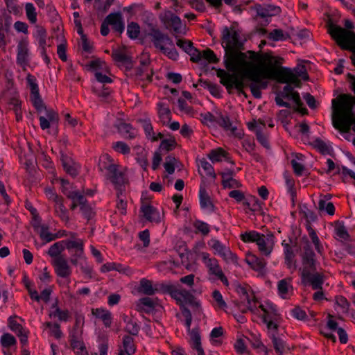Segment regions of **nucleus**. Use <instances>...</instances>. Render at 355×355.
Masks as SVG:
<instances>
[{"label":"nucleus","instance_id":"nucleus-17","mask_svg":"<svg viewBox=\"0 0 355 355\" xmlns=\"http://www.w3.org/2000/svg\"><path fill=\"white\" fill-rule=\"evenodd\" d=\"M259 251L264 255L268 256L272 251L274 246V236L272 234L265 236L261 234L257 243Z\"/></svg>","mask_w":355,"mask_h":355},{"label":"nucleus","instance_id":"nucleus-14","mask_svg":"<svg viewBox=\"0 0 355 355\" xmlns=\"http://www.w3.org/2000/svg\"><path fill=\"white\" fill-rule=\"evenodd\" d=\"M51 263L57 276L62 278H68L71 276L72 270L65 257H58L53 259Z\"/></svg>","mask_w":355,"mask_h":355},{"label":"nucleus","instance_id":"nucleus-9","mask_svg":"<svg viewBox=\"0 0 355 355\" xmlns=\"http://www.w3.org/2000/svg\"><path fill=\"white\" fill-rule=\"evenodd\" d=\"M216 75L220 78V83L225 87L228 93L232 92L233 88L236 89L239 94H243L245 84L241 78L236 73H230L224 69H219L216 71Z\"/></svg>","mask_w":355,"mask_h":355},{"label":"nucleus","instance_id":"nucleus-21","mask_svg":"<svg viewBox=\"0 0 355 355\" xmlns=\"http://www.w3.org/2000/svg\"><path fill=\"white\" fill-rule=\"evenodd\" d=\"M189 333L191 339L190 344L192 349L196 351L198 355H205L201 346L199 329L198 328H193Z\"/></svg>","mask_w":355,"mask_h":355},{"label":"nucleus","instance_id":"nucleus-13","mask_svg":"<svg viewBox=\"0 0 355 355\" xmlns=\"http://www.w3.org/2000/svg\"><path fill=\"white\" fill-rule=\"evenodd\" d=\"M17 51L16 62L25 69L30 62L28 42L26 40H20L17 44Z\"/></svg>","mask_w":355,"mask_h":355},{"label":"nucleus","instance_id":"nucleus-18","mask_svg":"<svg viewBox=\"0 0 355 355\" xmlns=\"http://www.w3.org/2000/svg\"><path fill=\"white\" fill-rule=\"evenodd\" d=\"M106 21L108 22L112 29L119 34H121L125 26L123 21V17L121 12H114L109 14L106 17Z\"/></svg>","mask_w":355,"mask_h":355},{"label":"nucleus","instance_id":"nucleus-45","mask_svg":"<svg viewBox=\"0 0 355 355\" xmlns=\"http://www.w3.org/2000/svg\"><path fill=\"white\" fill-rule=\"evenodd\" d=\"M26 15L31 24L37 22V12L33 3H26L25 5Z\"/></svg>","mask_w":355,"mask_h":355},{"label":"nucleus","instance_id":"nucleus-35","mask_svg":"<svg viewBox=\"0 0 355 355\" xmlns=\"http://www.w3.org/2000/svg\"><path fill=\"white\" fill-rule=\"evenodd\" d=\"M46 29L40 26H36V32L35 35V37L38 42V44L40 49H44V47L46 45Z\"/></svg>","mask_w":355,"mask_h":355},{"label":"nucleus","instance_id":"nucleus-4","mask_svg":"<svg viewBox=\"0 0 355 355\" xmlns=\"http://www.w3.org/2000/svg\"><path fill=\"white\" fill-rule=\"evenodd\" d=\"M221 40L222 44H225V67L229 71H235L246 61V53L239 51L243 49V42L239 40V34L234 26H226L223 29Z\"/></svg>","mask_w":355,"mask_h":355},{"label":"nucleus","instance_id":"nucleus-39","mask_svg":"<svg viewBox=\"0 0 355 355\" xmlns=\"http://www.w3.org/2000/svg\"><path fill=\"white\" fill-rule=\"evenodd\" d=\"M67 196L68 198L71 199L72 201H74L78 204L80 207L83 204L87 202V199L85 198L83 193H80L78 191H69Z\"/></svg>","mask_w":355,"mask_h":355},{"label":"nucleus","instance_id":"nucleus-23","mask_svg":"<svg viewBox=\"0 0 355 355\" xmlns=\"http://www.w3.org/2000/svg\"><path fill=\"white\" fill-rule=\"evenodd\" d=\"M263 312L262 317L263 322H266L268 320H277L279 318V314L275 306L268 304L266 306L263 304H260L259 306Z\"/></svg>","mask_w":355,"mask_h":355},{"label":"nucleus","instance_id":"nucleus-48","mask_svg":"<svg viewBox=\"0 0 355 355\" xmlns=\"http://www.w3.org/2000/svg\"><path fill=\"white\" fill-rule=\"evenodd\" d=\"M199 166H200L205 171L206 175L216 178V175L214 172V169L212 165L205 159H202L200 161Z\"/></svg>","mask_w":355,"mask_h":355},{"label":"nucleus","instance_id":"nucleus-31","mask_svg":"<svg viewBox=\"0 0 355 355\" xmlns=\"http://www.w3.org/2000/svg\"><path fill=\"white\" fill-rule=\"evenodd\" d=\"M55 213L62 221L67 223L69 220L68 211L63 204V200L55 203Z\"/></svg>","mask_w":355,"mask_h":355},{"label":"nucleus","instance_id":"nucleus-22","mask_svg":"<svg viewBox=\"0 0 355 355\" xmlns=\"http://www.w3.org/2000/svg\"><path fill=\"white\" fill-rule=\"evenodd\" d=\"M199 198L200 207L203 209H207L213 211L214 205L212 203L209 195L204 186L200 187Z\"/></svg>","mask_w":355,"mask_h":355},{"label":"nucleus","instance_id":"nucleus-16","mask_svg":"<svg viewBox=\"0 0 355 355\" xmlns=\"http://www.w3.org/2000/svg\"><path fill=\"white\" fill-rule=\"evenodd\" d=\"M141 212L148 221L155 223L161 222L162 217L159 211L148 202H142Z\"/></svg>","mask_w":355,"mask_h":355},{"label":"nucleus","instance_id":"nucleus-15","mask_svg":"<svg viewBox=\"0 0 355 355\" xmlns=\"http://www.w3.org/2000/svg\"><path fill=\"white\" fill-rule=\"evenodd\" d=\"M69 235L74 240H66L64 241V248L69 251L71 252L72 254H75L76 256L83 257L84 254V243L82 239H76V234L73 232H69Z\"/></svg>","mask_w":355,"mask_h":355},{"label":"nucleus","instance_id":"nucleus-61","mask_svg":"<svg viewBox=\"0 0 355 355\" xmlns=\"http://www.w3.org/2000/svg\"><path fill=\"white\" fill-rule=\"evenodd\" d=\"M212 297L216 303L218 308L224 310L227 308V304L224 301L223 296L219 291L215 290L212 293Z\"/></svg>","mask_w":355,"mask_h":355},{"label":"nucleus","instance_id":"nucleus-44","mask_svg":"<svg viewBox=\"0 0 355 355\" xmlns=\"http://www.w3.org/2000/svg\"><path fill=\"white\" fill-rule=\"evenodd\" d=\"M135 71L137 78L148 82L152 81V73H146L147 72L146 66L143 65L142 67H137Z\"/></svg>","mask_w":355,"mask_h":355},{"label":"nucleus","instance_id":"nucleus-2","mask_svg":"<svg viewBox=\"0 0 355 355\" xmlns=\"http://www.w3.org/2000/svg\"><path fill=\"white\" fill-rule=\"evenodd\" d=\"M332 123L341 133L348 134L350 130L355 132V117L353 108L355 107V96L350 94H340L332 101Z\"/></svg>","mask_w":355,"mask_h":355},{"label":"nucleus","instance_id":"nucleus-33","mask_svg":"<svg viewBox=\"0 0 355 355\" xmlns=\"http://www.w3.org/2000/svg\"><path fill=\"white\" fill-rule=\"evenodd\" d=\"M216 123L226 131H230L234 133L236 130V128L233 126L230 119L227 115L220 114L217 118Z\"/></svg>","mask_w":355,"mask_h":355},{"label":"nucleus","instance_id":"nucleus-12","mask_svg":"<svg viewBox=\"0 0 355 355\" xmlns=\"http://www.w3.org/2000/svg\"><path fill=\"white\" fill-rule=\"evenodd\" d=\"M160 20L164 24L166 28L173 29L176 34L182 32V21L179 17L175 15L171 11H166L163 15H160Z\"/></svg>","mask_w":355,"mask_h":355},{"label":"nucleus","instance_id":"nucleus-43","mask_svg":"<svg viewBox=\"0 0 355 355\" xmlns=\"http://www.w3.org/2000/svg\"><path fill=\"white\" fill-rule=\"evenodd\" d=\"M289 98H291L295 103L296 111L300 112L302 114H308V110L306 107H303V103L302 102L300 94L297 92L293 93Z\"/></svg>","mask_w":355,"mask_h":355},{"label":"nucleus","instance_id":"nucleus-56","mask_svg":"<svg viewBox=\"0 0 355 355\" xmlns=\"http://www.w3.org/2000/svg\"><path fill=\"white\" fill-rule=\"evenodd\" d=\"M140 327L138 324L132 320H129L127 321L125 331L132 336H137L139 334Z\"/></svg>","mask_w":355,"mask_h":355},{"label":"nucleus","instance_id":"nucleus-55","mask_svg":"<svg viewBox=\"0 0 355 355\" xmlns=\"http://www.w3.org/2000/svg\"><path fill=\"white\" fill-rule=\"evenodd\" d=\"M202 59H204L210 63H217L219 61L214 52L210 49H207L202 51L201 60Z\"/></svg>","mask_w":355,"mask_h":355},{"label":"nucleus","instance_id":"nucleus-47","mask_svg":"<svg viewBox=\"0 0 355 355\" xmlns=\"http://www.w3.org/2000/svg\"><path fill=\"white\" fill-rule=\"evenodd\" d=\"M309 236H310V238H311L313 245H315V248L318 254H320V255H322L323 253V251H324V248H323V246L321 244L320 241L314 230L310 229Z\"/></svg>","mask_w":355,"mask_h":355},{"label":"nucleus","instance_id":"nucleus-10","mask_svg":"<svg viewBox=\"0 0 355 355\" xmlns=\"http://www.w3.org/2000/svg\"><path fill=\"white\" fill-rule=\"evenodd\" d=\"M200 257L208 269L209 275L214 276L216 279L220 280L225 285H228V280L224 275L218 261L214 257H211L210 254L205 252L200 253Z\"/></svg>","mask_w":355,"mask_h":355},{"label":"nucleus","instance_id":"nucleus-46","mask_svg":"<svg viewBox=\"0 0 355 355\" xmlns=\"http://www.w3.org/2000/svg\"><path fill=\"white\" fill-rule=\"evenodd\" d=\"M155 291L150 281L146 279H142L140 281V292L145 295H152L155 293Z\"/></svg>","mask_w":355,"mask_h":355},{"label":"nucleus","instance_id":"nucleus-28","mask_svg":"<svg viewBox=\"0 0 355 355\" xmlns=\"http://www.w3.org/2000/svg\"><path fill=\"white\" fill-rule=\"evenodd\" d=\"M64 248V241H58L49 248L47 253L53 259H56L58 257H64L60 254Z\"/></svg>","mask_w":355,"mask_h":355},{"label":"nucleus","instance_id":"nucleus-37","mask_svg":"<svg viewBox=\"0 0 355 355\" xmlns=\"http://www.w3.org/2000/svg\"><path fill=\"white\" fill-rule=\"evenodd\" d=\"M0 342L2 347L4 349H8L12 346H15L17 343L15 338L9 333H5L1 336Z\"/></svg>","mask_w":355,"mask_h":355},{"label":"nucleus","instance_id":"nucleus-5","mask_svg":"<svg viewBox=\"0 0 355 355\" xmlns=\"http://www.w3.org/2000/svg\"><path fill=\"white\" fill-rule=\"evenodd\" d=\"M147 35L155 49L159 50L169 59L173 60L178 59V52L175 48L172 39L167 34L162 33L157 27L150 25Z\"/></svg>","mask_w":355,"mask_h":355},{"label":"nucleus","instance_id":"nucleus-24","mask_svg":"<svg viewBox=\"0 0 355 355\" xmlns=\"http://www.w3.org/2000/svg\"><path fill=\"white\" fill-rule=\"evenodd\" d=\"M292 278L288 277L279 281L277 284V289L279 295L284 299L289 296V293L292 292L293 286L291 285Z\"/></svg>","mask_w":355,"mask_h":355},{"label":"nucleus","instance_id":"nucleus-26","mask_svg":"<svg viewBox=\"0 0 355 355\" xmlns=\"http://www.w3.org/2000/svg\"><path fill=\"white\" fill-rule=\"evenodd\" d=\"M252 83L250 84L249 87L253 96L256 98L261 97V89H265L268 87V82L261 79L259 81L251 80Z\"/></svg>","mask_w":355,"mask_h":355},{"label":"nucleus","instance_id":"nucleus-40","mask_svg":"<svg viewBox=\"0 0 355 355\" xmlns=\"http://www.w3.org/2000/svg\"><path fill=\"white\" fill-rule=\"evenodd\" d=\"M227 153L221 148L211 150L208 154V157L212 162H220L223 157H225Z\"/></svg>","mask_w":355,"mask_h":355},{"label":"nucleus","instance_id":"nucleus-36","mask_svg":"<svg viewBox=\"0 0 355 355\" xmlns=\"http://www.w3.org/2000/svg\"><path fill=\"white\" fill-rule=\"evenodd\" d=\"M116 208L120 211V213L123 215L126 214L127 210V200L125 198V191H121V194L120 195L119 192H116Z\"/></svg>","mask_w":355,"mask_h":355},{"label":"nucleus","instance_id":"nucleus-19","mask_svg":"<svg viewBox=\"0 0 355 355\" xmlns=\"http://www.w3.org/2000/svg\"><path fill=\"white\" fill-rule=\"evenodd\" d=\"M114 126L125 139H132L137 135V131L130 123L123 121L119 120Z\"/></svg>","mask_w":355,"mask_h":355},{"label":"nucleus","instance_id":"nucleus-42","mask_svg":"<svg viewBox=\"0 0 355 355\" xmlns=\"http://www.w3.org/2000/svg\"><path fill=\"white\" fill-rule=\"evenodd\" d=\"M262 234L256 231L246 232L241 235V240L245 243H257Z\"/></svg>","mask_w":355,"mask_h":355},{"label":"nucleus","instance_id":"nucleus-41","mask_svg":"<svg viewBox=\"0 0 355 355\" xmlns=\"http://www.w3.org/2000/svg\"><path fill=\"white\" fill-rule=\"evenodd\" d=\"M268 37L273 41H284L290 37L288 33H284L282 29H274L268 34Z\"/></svg>","mask_w":355,"mask_h":355},{"label":"nucleus","instance_id":"nucleus-57","mask_svg":"<svg viewBox=\"0 0 355 355\" xmlns=\"http://www.w3.org/2000/svg\"><path fill=\"white\" fill-rule=\"evenodd\" d=\"M318 208L320 210L325 209L329 215H334L335 213V207L332 202H326L324 200L320 199L318 202Z\"/></svg>","mask_w":355,"mask_h":355},{"label":"nucleus","instance_id":"nucleus-50","mask_svg":"<svg viewBox=\"0 0 355 355\" xmlns=\"http://www.w3.org/2000/svg\"><path fill=\"white\" fill-rule=\"evenodd\" d=\"M193 225L198 232L202 233L204 236L207 235L210 232L209 225L202 220H196Z\"/></svg>","mask_w":355,"mask_h":355},{"label":"nucleus","instance_id":"nucleus-58","mask_svg":"<svg viewBox=\"0 0 355 355\" xmlns=\"http://www.w3.org/2000/svg\"><path fill=\"white\" fill-rule=\"evenodd\" d=\"M26 80L31 89V96L40 94L38 85L36 83V78L33 76L28 74Z\"/></svg>","mask_w":355,"mask_h":355},{"label":"nucleus","instance_id":"nucleus-64","mask_svg":"<svg viewBox=\"0 0 355 355\" xmlns=\"http://www.w3.org/2000/svg\"><path fill=\"white\" fill-rule=\"evenodd\" d=\"M313 145L315 148L318 150L322 154H327L329 153V148L326 143L320 139L314 140Z\"/></svg>","mask_w":355,"mask_h":355},{"label":"nucleus","instance_id":"nucleus-34","mask_svg":"<svg viewBox=\"0 0 355 355\" xmlns=\"http://www.w3.org/2000/svg\"><path fill=\"white\" fill-rule=\"evenodd\" d=\"M40 239L46 243H49L59 238V234H55L49 232V226L43 225L41 230L38 232Z\"/></svg>","mask_w":355,"mask_h":355},{"label":"nucleus","instance_id":"nucleus-27","mask_svg":"<svg viewBox=\"0 0 355 355\" xmlns=\"http://www.w3.org/2000/svg\"><path fill=\"white\" fill-rule=\"evenodd\" d=\"M334 231L338 239L341 241L349 240V234L343 222L339 220L335 222Z\"/></svg>","mask_w":355,"mask_h":355},{"label":"nucleus","instance_id":"nucleus-30","mask_svg":"<svg viewBox=\"0 0 355 355\" xmlns=\"http://www.w3.org/2000/svg\"><path fill=\"white\" fill-rule=\"evenodd\" d=\"M80 334L76 329L72 331L69 334L70 345L74 351L85 347L83 341L80 338Z\"/></svg>","mask_w":355,"mask_h":355},{"label":"nucleus","instance_id":"nucleus-32","mask_svg":"<svg viewBox=\"0 0 355 355\" xmlns=\"http://www.w3.org/2000/svg\"><path fill=\"white\" fill-rule=\"evenodd\" d=\"M158 106V114L161 122L163 124H166L171 119V113L169 107L166 106L163 103H159Z\"/></svg>","mask_w":355,"mask_h":355},{"label":"nucleus","instance_id":"nucleus-59","mask_svg":"<svg viewBox=\"0 0 355 355\" xmlns=\"http://www.w3.org/2000/svg\"><path fill=\"white\" fill-rule=\"evenodd\" d=\"M15 318L16 316L9 317L8 322L9 328L17 334L21 333V331H24V329L23 327L16 321Z\"/></svg>","mask_w":355,"mask_h":355},{"label":"nucleus","instance_id":"nucleus-54","mask_svg":"<svg viewBox=\"0 0 355 355\" xmlns=\"http://www.w3.org/2000/svg\"><path fill=\"white\" fill-rule=\"evenodd\" d=\"M139 122L145 132L146 137L149 139L153 135V128L149 119H140Z\"/></svg>","mask_w":355,"mask_h":355},{"label":"nucleus","instance_id":"nucleus-6","mask_svg":"<svg viewBox=\"0 0 355 355\" xmlns=\"http://www.w3.org/2000/svg\"><path fill=\"white\" fill-rule=\"evenodd\" d=\"M106 159L109 163L104 162L103 165L99 164L100 170L107 171L106 178L114 185V189L121 195V191H125L126 187L129 185V180L125 174V169L121 166L111 162L110 157L106 155Z\"/></svg>","mask_w":355,"mask_h":355},{"label":"nucleus","instance_id":"nucleus-63","mask_svg":"<svg viewBox=\"0 0 355 355\" xmlns=\"http://www.w3.org/2000/svg\"><path fill=\"white\" fill-rule=\"evenodd\" d=\"M266 324L268 331L269 337L271 338L272 335L277 336L279 325L276 322V320H268L266 322H263Z\"/></svg>","mask_w":355,"mask_h":355},{"label":"nucleus","instance_id":"nucleus-11","mask_svg":"<svg viewBox=\"0 0 355 355\" xmlns=\"http://www.w3.org/2000/svg\"><path fill=\"white\" fill-rule=\"evenodd\" d=\"M208 245L214 250V254L220 256L227 263H238L237 256L232 253L230 248L223 245L219 240L212 239Z\"/></svg>","mask_w":355,"mask_h":355},{"label":"nucleus","instance_id":"nucleus-25","mask_svg":"<svg viewBox=\"0 0 355 355\" xmlns=\"http://www.w3.org/2000/svg\"><path fill=\"white\" fill-rule=\"evenodd\" d=\"M92 313L95 317L102 320L104 325L106 327H110L112 324V314L111 313L104 309H92Z\"/></svg>","mask_w":355,"mask_h":355},{"label":"nucleus","instance_id":"nucleus-62","mask_svg":"<svg viewBox=\"0 0 355 355\" xmlns=\"http://www.w3.org/2000/svg\"><path fill=\"white\" fill-rule=\"evenodd\" d=\"M176 144L175 139L173 137H171L169 139H163L161 141L159 148L170 151L175 148Z\"/></svg>","mask_w":355,"mask_h":355},{"label":"nucleus","instance_id":"nucleus-38","mask_svg":"<svg viewBox=\"0 0 355 355\" xmlns=\"http://www.w3.org/2000/svg\"><path fill=\"white\" fill-rule=\"evenodd\" d=\"M270 338L272 340L275 352L279 355H283L286 348L285 342L282 338L277 337V336L272 335Z\"/></svg>","mask_w":355,"mask_h":355},{"label":"nucleus","instance_id":"nucleus-51","mask_svg":"<svg viewBox=\"0 0 355 355\" xmlns=\"http://www.w3.org/2000/svg\"><path fill=\"white\" fill-rule=\"evenodd\" d=\"M113 149L123 155H128L130 153V148L123 141H116L112 144Z\"/></svg>","mask_w":355,"mask_h":355},{"label":"nucleus","instance_id":"nucleus-8","mask_svg":"<svg viewBox=\"0 0 355 355\" xmlns=\"http://www.w3.org/2000/svg\"><path fill=\"white\" fill-rule=\"evenodd\" d=\"M329 32L342 49L350 51L355 55L354 32L334 25L329 27Z\"/></svg>","mask_w":355,"mask_h":355},{"label":"nucleus","instance_id":"nucleus-29","mask_svg":"<svg viewBox=\"0 0 355 355\" xmlns=\"http://www.w3.org/2000/svg\"><path fill=\"white\" fill-rule=\"evenodd\" d=\"M136 347L134 343V339L130 336L126 335L123 338V349L120 352H123L124 354L132 355L135 354Z\"/></svg>","mask_w":355,"mask_h":355},{"label":"nucleus","instance_id":"nucleus-3","mask_svg":"<svg viewBox=\"0 0 355 355\" xmlns=\"http://www.w3.org/2000/svg\"><path fill=\"white\" fill-rule=\"evenodd\" d=\"M301 267L299 268L302 284L312 289H320L324 282V275L317 271L319 265L310 243L306 241L300 253Z\"/></svg>","mask_w":355,"mask_h":355},{"label":"nucleus","instance_id":"nucleus-60","mask_svg":"<svg viewBox=\"0 0 355 355\" xmlns=\"http://www.w3.org/2000/svg\"><path fill=\"white\" fill-rule=\"evenodd\" d=\"M49 316L58 318L61 321H67L69 315L67 310H61L59 307H57L55 311L51 312L49 314Z\"/></svg>","mask_w":355,"mask_h":355},{"label":"nucleus","instance_id":"nucleus-1","mask_svg":"<svg viewBox=\"0 0 355 355\" xmlns=\"http://www.w3.org/2000/svg\"><path fill=\"white\" fill-rule=\"evenodd\" d=\"M250 61H245L241 67L244 77L250 80L259 81L261 79L275 80L279 83H292L296 87H301V77L304 80L309 79L304 66L300 71L296 69L294 73L288 67H282L284 59L279 56H274L270 52L263 53L248 51Z\"/></svg>","mask_w":355,"mask_h":355},{"label":"nucleus","instance_id":"nucleus-20","mask_svg":"<svg viewBox=\"0 0 355 355\" xmlns=\"http://www.w3.org/2000/svg\"><path fill=\"white\" fill-rule=\"evenodd\" d=\"M245 261L254 270L258 271L260 273L264 272L266 266V261L264 259L257 257L252 254H248Z\"/></svg>","mask_w":355,"mask_h":355},{"label":"nucleus","instance_id":"nucleus-49","mask_svg":"<svg viewBox=\"0 0 355 355\" xmlns=\"http://www.w3.org/2000/svg\"><path fill=\"white\" fill-rule=\"evenodd\" d=\"M112 57L115 62L120 63H127L130 60L126 53L121 50L113 51Z\"/></svg>","mask_w":355,"mask_h":355},{"label":"nucleus","instance_id":"nucleus-53","mask_svg":"<svg viewBox=\"0 0 355 355\" xmlns=\"http://www.w3.org/2000/svg\"><path fill=\"white\" fill-rule=\"evenodd\" d=\"M335 303L341 308L343 313H348L350 304L346 297L342 295L336 296L335 298Z\"/></svg>","mask_w":355,"mask_h":355},{"label":"nucleus","instance_id":"nucleus-52","mask_svg":"<svg viewBox=\"0 0 355 355\" xmlns=\"http://www.w3.org/2000/svg\"><path fill=\"white\" fill-rule=\"evenodd\" d=\"M140 27L137 23L131 22L128 25L127 34L131 39H135L139 36Z\"/></svg>","mask_w":355,"mask_h":355},{"label":"nucleus","instance_id":"nucleus-7","mask_svg":"<svg viewBox=\"0 0 355 355\" xmlns=\"http://www.w3.org/2000/svg\"><path fill=\"white\" fill-rule=\"evenodd\" d=\"M162 288L164 293L169 294L176 301L181 309L186 307L185 304H190L196 308L200 306V303L196 300L191 292L182 288L180 284H163Z\"/></svg>","mask_w":355,"mask_h":355}]
</instances>
